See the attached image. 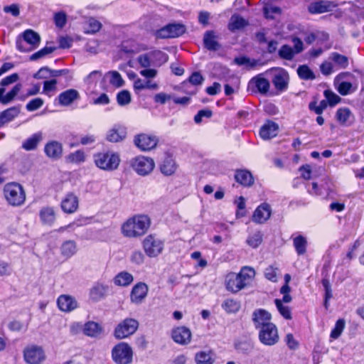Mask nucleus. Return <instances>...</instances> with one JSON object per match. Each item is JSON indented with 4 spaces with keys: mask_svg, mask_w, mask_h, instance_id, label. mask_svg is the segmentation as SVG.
I'll use <instances>...</instances> for the list:
<instances>
[{
    "mask_svg": "<svg viewBox=\"0 0 364 364\" xmlns=\"http://www.w3.org/2000/svg\"><path fill=\"white\" fill-rule=\"evenodd\" d=\"M150 226V219L145 215H138L127 220L122 227V234L127 237L144 235Z\"/></svg>",
    "mask_w": 364,
    "mask_h": 364,
    "instance_id": "f257e3e1",
    "label": "nucleus"
},
{
    "mask_svg": "<svg viewBox=\"0 0 364 364\" xmlns=\"http://www.w3.org/2000/svg\"><path fill=\"white\" fill-rule=\"evenodd\" d=\"M94 161L99 168L112 171L118 168L121 160L119 154L109 151L95 154Z\"/></svg>",
    "mask_w": 364,
    "mask_h": 364,
    "instance_id": "f03ea898",
    "label": "nucleus"
},
{
    "mask_svg": "<svg viewBox=\"0 0 364 364\" xmlns=\"http://www.w3.org/2000/svg\"><path fill=\"white\" fill-rule=\"evenodd\" d=\"M4 195L12 206L21 205L26 200V193L21 185L17 183H9L4 188Z\"/></svg>",
    "mask_w": 364,
    "mask_h": 364,
    "instance_id": "7ed1b4c3",
    "label": "nucleus"
},
{
    "mask_svg": "<svg viewBox=\"0 0 364 364\" xmlns=\"http://www.w3.org/2000/svg\"><path fill=\"white\" fill-rule=\"evenodd\" d=\"M23 39L16 40V48L21 52H28L37 48L41 43V36L36 31L27 29L22 33Z\"/></svg>",
    "mask_w": 364,
    "mask_h": 364,
    "instance_id": "20e7f679",
    "label": "nucleus"
},
{
    "mask_svg": "<svg viewBox=\"0 0 364 364\" xmlns=\"http://www.w3.org/2000/svg\"><path fill=\"white\" fill-rule=\"evenodd\" d=\"M133 354L132 347L125 342L119 343L112 350V358L116 364H131Z\"/></svg>",
    "mask_w": 364,
    "mask_h": 364,
    "instance_id": "39448f33",
    "label": "nucleus"
},
{
    "mask_svg": "<svg viewBox=\"0 0 364 364\" xmlns=\"http://www.w3.org/2000/svg\"><path fill=\"white\" fill-rule=\"evenodd\" d=\"M258 338L264 346H272L277 344L279 342V336L276 325L268 323L263 326L259 331Z\"/></svg>",
    "mask_w": 364,
    "mask_h": 364,
    "instance_id": "423d86ee",
    "label": "nucleus"
},
{
    "mask_svg": "<svg viewBox=\"0 0 364 364\" xmlns=\"http://www.w3.org/2000/svg\"><path fill=\"white\" fill-rule=\"evenodd\" d=\"M271 70L273 73L272 82L277 94L287 91L289 83V75L288 72L282 68H273Z\"/></svg>",
    "mask_w": 364,
    "mask_h": 364,
    "instance_id": "0eeeda50",
    "label": "nucleus"
},
{
    "mask_svg": "<svg viewBox=\"0 0 364 364\" xmlns=\"http://www.w3.org/2000/svg\"><path fill=\"white\" fill-rule=\"evenodd\" d=\"M130 166L138 175H149L154 169L155 164L151 158L139 156L130 161Z\"/></svg>",
    "mask_w": 364,
    "mask_h": 364,
    "instance_id": "6e6552de",
    "label": "nucleus"
},
{
    "mask_svg": "<svg viewBox=\"0 0 364 364\" xmlns=\"http://www.w3.org/2000/svg\"><path fill=\"white\" fill-rule=\"evenodd\" d=\"M139 327L137 320L127 318L120 322L114 329V335L118 339H123L134 334Z\"/></svg>",
    "mask_w": 364,
    "mask_h": 364,
    "instance_id": "1a4fd4ad",
    "label": "nucleus"
},
{
    "mask_svg": "<svg viewBox=\"0 0 364 364\" xmlns=\"http://www.w3.org/2000/svg\"><path fill=\"white\" fill-rule=\"evenodd\" d=\"M164 247V242L153 235H148L143 241L144 252L149 257H157L162 252Z\"/></svg>",
    "mask_w": 364,
    "mask_h": 364,
    "instance_id": "9d476101",
    "label": "nucleus"
},
{
    "mask_svg": "<svg viewBox=\"0 0 364 364\" xmlns=\"http://www.w3.org/2000/svg\"><path fill=\"white\" fill-rule=\"evenodd\" d=\"M23 358L28 364H41L46 356L42 347L32 345L24 349Z\"/></svg>",
    "mask_w": 364,
    "mask_h": 364,
    "instance_id": "9b49d317",
    "label": "nucleus"
},
{
    "mask_svg": "<svg viewBox=\"0 0 364 364\" xmlns=\"http://www.w3.org/2000/svg\"><path fill=\"white\" fill-rule=\"evenodd\" d=\"M158 141L156 136L146 134H138L134 139V145L141 151H149L155 148Z\"/></svg>",
    "mask_w": 364,
    "mask_h": 364,
    "instance_id": "f8f14e48",
    "label": "nucleus"
},
{
    "mask_svg": "<svg viewBox=\"0 0 364 364\" xmlns=\"http://www.w3.org/2000/svg\"><path fill=\"white\" fill-rule=\"evenodd\" d=\"M270 88L269 81L262 77V74L252 77L248 83V90L253 92L267 95Z\"/></svg>",
    "mask_w": 364,
    "mask_h": 364,
    "instance_id": "ddd939ff",
    "label": "nucleus"
},
{
    "mask_svg": "<svg viewBox=\"0 0 364 364\" xmlns=\"http://www.w3.org/2000/svg\"><path fill=\"white\" fill-rule=\"evenodd\" d=\"M148 291L149 287L145 283L139 282L136 284L130 294L131 301L135 304H141L146 297Z\"/></svg>",
    "mask_w": 364,
    "mask_h": 364,
    "instance_id": "4468645a",
    "label": "nucleus"
},
{
    "mask_svg": "<svg viewBox=\"0 0 364 364\" xmlns=\"http://www.w3.org/2000/svg\"><path fill=\"white\" fill-rule=\"evenodd\" d=\"M171 337L176 343L181 345H187L191 341V332L186 326H179L172 330Z\"/></svg>",
    "mask_w": 364,
    "mask_h": 364,
    "instance_id": "2eb2a0df",
    "label": "nucleus"
},
{
    "mask_svg": "<svg viewBox=\"0 0 364 364\" xmlns=\"http://www.w3.org/2000/svg\"><path fill=\"white\" fill-rule=\"evenodd\" d=\"M152 55L159 58L162 63H165L168 60V55L161 50H156L151 53H145L138 56L137 62L141 67L148 68L151 65V57Z\"/></svg>",
    "mask_w": 364,
    "mask_h": 364,
    "instance_id": "dca6fc26",
    "label": "nucleus"
},
{
    "mask_svg": "<svg viewBox=\"0 0 364 364\" xmlns=\"http://www.w3.org/2000/svg\"><path fill=\"white\" fill-rule=\"evenodd\" d=\"M271 318V314L262 309H256L252 313V321L257 329L262 328L266 324L272 323L270 322Z\"/></svg>",
    "mask_w": 364,
    "mask_h": 364,
    "instance_id": "f3484780",
    "label": "nucleus"
},
{
    "mask_svg": "<svg viewBox=\"0 0 364 364\" xmlns=\"http://www.w3.org/2000/svg\"><path fill=\"white\" fill-rule=\"evenodd\" d=\"M271 213L270 205L266 203H262L255 210L252 215V220L256 223H264L270 218Z\"/></svg>",
    "mask_w": 364,
    "mask_h": 364,
    "instance_id": "a211bd4d",
    "label": "nucleus"
},
{
    "mask_svg": "<svg viewBox=\"0 0 364 364\" xmlns=\"http://www.w3.org/2000/svg\"><path fill=\"white\" fill-rule=\"evenodd\" d=\"M127 136V129L124 127L115 124L110 129L106 135V139L112 143H117L123 141Z\"/></svg>",
    "mask_w": 364,
    "mask_h": 364,
    "instance_id": "6ab92c4d",
    "label": "nucleus"
},
{
    "mask_svg": "<svg viewBox=\"0 0 364 364\" xmlns=\"http://www.w3.org/2000/svg\"><path fill=\"white\" fill-rule=\"evenodd\" d=\"M78 208V198L73 193H68L61 201L63 212L70 214L75 213Z\"/></svg>",
    "mask_w": 364,
    "mask_h": 364,
    "instance_id": "aec40b11",
    "label": "nucleus"
},
{
    "mask_svg": "<svg viewBox=\"0 0 364 364\" xmlns=\"http://www.w3.org/2000/svg\"><path fill=\"white\" fill-rule=\"evenodd\" d=\"M57 304L60 310L64 312H70L77 307L75 299L70 295H60L57 299Z\"/></svg>",
    "mask_w": 364,
    "mask_h": 364,
    "instance_id": "412c9836",
    "label": "nucleus"
},
{
    "mask_svg": "<svg viewBox=\"0 0 364 364\" xmlns=\"http://www.w3.org/2000/svg\"><path fill=\"white\" fill-rule=\"evenodd\" d=\"M218 36L214 31H207L203 35V46L210 51H216L221 48V45L218 41Z\"/></svg>",
    "mask_w": 364,
    "mask_h": 364,
    "instance_id": "4be33fe9",
    "label": "nucleus"
},
{
    "mask_svg": "<svg viewBox=\"0 0 364 364\" xmlns=\"http://www.w3.org/2000/svg\"><path fill=\"white\" fill-rule=\"evenodd\" d=\"M234 178L238 183L244 187H250L255 182L252 173L247 169H237Z\"/></svg>",
    "mask_w": 364,
    "mask_h": 364,
    "instance_id": "5701e85b",
    "label": "nucleus"
},
{
    "mask_svg": "<svg viewBox=\"0 0 364 364\" xmlns=\"http://www.w3.org/2000/svg\"><path fill=\"white\" fill-rule=\"evenodd\" d=\"M335 117L337 122L342 126H350L354 120V116L348 107L338 109Z\"/></svg>",
    "mask_w": 364,
    "mask_h": 364,
    "instance_id": "b1692460",
    "label": "nucleus"
},
{
    "mask_svg": "<svg viewBox=\"0 0 364 364\" xmlns=\"http://www.w3.org/2000/svg\"><path fill=\"white\" fill-rule=\"evenodd\" d=\"M336 4L329 1H318L309 4L308 11L311 14H322L331 11Z\"/></svg>",
    "mask_w": 364,
    "mask_h": 364,
    "instance_id": "393cba45",
    "label": "nucleus"
},
{
    "mask_svg": "<svg viewBox=\"0 0 364 364\" xmlns=\"http://www.w3.org/2000/svg\"><path fill=\"white\" fill-rule=\"evenodd\" d=\"M226 289L233 293H237L246 287L235 273H230L226 277Z\"/></svg>",
    "mask_w": 364,
    "mask_h": 364,
    "instance_id": "a878e982",
    "label": "nucleus"
},
{
    "mask_svg": "<svg viewBox=\"0 0 364 364\" xmlns=\"http://www.w3.org/2000/svg\"><path fill=\"white\" fill-rule=\"evenodd\" d=\"M80 98V93L75 89H69L61 92L58 97V103L62 106H69Z\"/></svg>",
    "mask_w": 364,
    "mask_h": 364,
    "instance_id": "bb28decb",
    "label": "nucleus"
},
{
    "mask_svg": "<svg viewBox=\"0 0 364 364\" xmlns=\"http://www.w3.org/2000/svg\"><path fill=\"white\" fill-rule=\"evenodd\" d=\"M279 126L277 123L268 121L259 130V135L263 139H269L277 136Z\"/></svg>",
    "mask_w": 364,
    "mask_h": 364,
    "instance_id": "cd10ccee",
    "label": "nucleus"
},
{
    "mask_svg": "<svg viewBox=\"0 0 364 364\" xmlns=\"http://www.w3.org/2000/svg\"><path fill=\"white\" fill-rule=\"evenodd\" d=\"M103 333L102 326L95 321H87L83 325V333L91 338H97Z\"/></svg>",
    "mask_w": 364,
    "mask_h": 364,
    "instance_id": "c85d7f7f",
    "label": "nucleus"
},
{
    "mask_svg": "<svg viewBox=\"0 0 364 364\" xmlns=\"http://www.w3.org/2000/svg\"><path fill=\"white\" fill-rule=\"evenodd\" d=\"M44 151L48 157L58 159L62 155V144L56 141H50L46 144Z\"/></svg>",
    "mask_w": 364,
    "mask_h": 364,
    "instance_id": "c756f323",
    "label": "nucleus"
},
{
    "mask_svg": "<svg viewBox=\"0 0 364 364\" xmlns=\"http://www.w3.org/2000/svg\"><path fill=\"white\" fill-rule=\"evenodd\" d=\"M21 88L22 85L21 83H18L15 85L6 95H4L5 92V88L0 87V102L2 103L3 105H8L9 103L14 100V99L18 94Z\"/></svg>",
    "mask_w": 364,
    "mask_h": 364,
    "instance_id": "7c9ffc66",
    "label": "nucleus"
},
{
    "mask_svg": "<svg viewBox=\"0 0 364 364\" xmlns=\"http://www.w3.org/2000/svg\"><path fill=\"white\" fill-rule=\"evenodd\" d=\"M177 166L172 156H166L160 165V170L164 176H171L176 171Z\"/></svg>",
    "mask_w": 364,
    "mask_h": 364,
    "instance_id": "2f4dec72",
    "label": "nucleus"
},
{
    "mask_svg": "<svg viewBox=\"0 0 364 364\" xmlns=\"http://www.w3.org/2000/svg\"><path fill=\"white\" fill-rule=\"evenodd\" d=\"M215 360V353L210 350H200L195 355L196 364H213Z\"/></svg>",
    "mask_w": 364,
    "mask_h": 364,
    "instance_id": "473e14b6",
    "label": "nucleus"
},
{
    "mask_svg": "<svg viewBox=\"0 0 364 364\" xmlns=\"http://www.w3.org/2000/svg\"><path fill=\"white\" fill-rule=\"evenodd\" d=\"M43 140V134L41 132H36L26 139L22 144V148L26 151L35 150L38 144Z\"/></svg>",
    "mask_w": 364,
    "mask_h": 364,
    "instance_id": "72a5a7b5",
    "label": "nucleus"
},
{
    "mask_svg": "<svg viewBox=\"0 0 364 364\" xmlns=\"http://www.w3.org/2000/svg\"><path fill=\"white\" fill-rule=\"evenodd\" d=\"M40 218L45 225H51L55 220V213L53 208L44 207L39 213Z\"/></svg>",
    "mask_w": 364,
    "mask_h": 364,
    "instance_id": "f704fd0d",
    "label": "nucleus"
},
{
    "mask_svg": "<svg viewBox=\"0 0 364 364\" xmlns=\"http://www.w3.org/2000/svg\"><path fill=\"white\" fill-rule=\"evenodd\" d=\"M307 245V239L304 236L299 235L293 237V245L298 255H303L306 252Z\"/></svg>",
    "mask_w": 364,
    "mask_h": 364,
    "instance_id": "c9c22d12",
    "label": "nucleus"
},
{
    "mask_svg": "<svg viewBox=\"0 0 364 364\" xmlns=\"http://www.w3.org/2000/svg\"><path fill=\"white\" fill-rule=\"evenodd\" d=\"M245 287H247L252 282L255 276V272L253 268L250 267H244L240 272L237 274Z\"/></svg>",
    "mask_w": 364,
    "mask_h": 364,
    "instance_id": "e433bc0d",
    "label": "nucleus"
},
{
    "mask_svg": "<svg viewBox=\"0 0 364 364\" xmlns=\"http://www.w3.org/2000/svg\"><path fill=\"white\" fill-rule=\"evenodd\" d=\"M247 24V21L242 17L238 15H232L230 18L228 28L231 32H235L245 28Z\"/></svg>",
    "mask_w": 364,
    "mask_h": 364,
    "instance_id": "4c0bfd02",
    "label": "nucleus"
},
{
    "mask_svg": "<svg viewBox=\"0 0 364 364\" xmlns=\"http://www.w3.org/2000/svg\"><path fill=\"white\" fill-rule=\"evenodd\" d=\"M107 287L101 284H97L91 288L90 297L92 300L97 301L102 299L106 294Z\"/></svg>",
    "mask_w": 364,
    "mask_h": 364,
    "instance_id": "58836bf2",
    "label": "nucleus"
},
{
    "mask_svg": "<svg viewBox=\"0 0 364 364\" xmlns=\"http://www.w3.org/2000/svg\"><path fill=\"white\" fill-rule=\"evenodd\" d=\"M134 280L133 276L125 271L118 273L114 278V283L117 286L126 287Z\"/></svg>",
    "mask_w": 364,
    "mask_h": 364,
    "instance_id": "ea45409f",
    "label": "nucleus"
},
{
    "mask_svg": "<svg viewBox=\"0 0 364 364\" xmlns=\"http://www.w3.org/2000/svg\"><path fill=\"white\" fill-rule=\"evenodd\" d=\"M61 254L67 257L70 258L75 254L77 251L76 244L73 240H68L63 242L60 247Z\"/></svg>",
    "mask_w": 364,
    "mask_h": 364,
    "instance_id": "a19ab883",
    "label": "nucleus"
},
{
    "mask_svg": "<svg viewBox=\"0 0 364 364\" xmlns=\"http://www.w3.org/2000/svg\"><path fill=\"white\" fill-rule=\"evenodd\" d=\"M296 73L299 78L304 80H312L316 78L315 74L307 65H299Z\"/></svg>",
    "mask_w": 364,
    "mask_h": 364,
    "instance_id": "79ce46f5",
    "label": "nucleus"
},
{
    "mask_svg": "<svg viewBox=\"0 0 364 364\" xmlns=\"http://www.w3.org/2000/svg\"><path fill=\"white\" fill-rule=\"evenodd\" d=\"M105 76L109 77V84L116 88L121 87L124 85V80L117 71H109L106 73Z\"/></svg>",
    "mask_w": 364,
    "mask_h": 364,
    "instance_id": "37998d69",
    "label": "nucleus"
},
{
    "mask_svg": "<svg viewBox=\"0 0 364 364\" xmlns=\"http://www.w3.org/2000/svg\"><path fill=\"white\" fill-rule=\"evenodd\" d=\"M222 308L228 313H235L239 311L240 304L235 299H227L222 304Z\"/></svg>",
    "mask_w": 364,
    "mask_h": 364,
    "instance_id": "c03bdc74",
    "label": "nucleus"
},
{
    "mask_svg": "<svg viewBox=\"0 0 364 364\" xmlns=\"http://www.w3.org/2000/svg\"><path fill=\"white\" fill-rule=\"evenodd\" d=\"M171 38H176L186 32V26L182 23H169L167 25Z\"/></svg>",
    "mask_w": 364,
    "mask_h": 364,
    "instance_id": "a18cd8bd",
    "label": "nucleus"
},
{
    "mask_svg": "<svg viewBox=\"0 0 364 364\" xmlns=\"http://www.w3.org/2000/svg\"><path fill=\"white\" fill-rule=\"evenodd\" d=\"M235 348L243 354H249L253 349V344L247 341H239L235 343Z\"/></svg>",
    "mask_w": 364,
    "mask_h": 364,
    "instance_id": "49530a36",
    "label": "nucleus"
},
{
    "mask_svg": "<svg viewBox=\"0 0 364 364\" xmlns=\"http://www.w3.org/2000/svg\"><path fill=\"white\" fill-rule=\"evenodd\" d=\"M117 102L119 106H126L132 101V95L129 91L123 90L117 94Z\"/></svg>",
    "mask_w": 364,
    "mask_h": 364,
    "instance_id": "de8ad7c7",
    "label": "nucleus"
},
{
    "mask_svg": "<svg viewBox=\"0 0 364 364\" xmlns=\"http://www.w3.org/2000/svg\"><path fill=\"white\" fill-rule=\"evenodd\" d=\"M274 304L277 308V310L279 311V314L287 320L291 319V309L287 306H284L282 304V301H281L279 299H276L274 300Z\"/></svg>",
    "mask_w": 364,
    "mask_h": 364,
    "instance_id": "09e8293b",
    "label": "nucleus"
},
{
    "mask_svg": "<svg viewBox=\"0 0 364 364\" xmlns=\"http://www.w3.org/2000/svg\"><path fill=\"white\" fill-rule=\"evenodd\" d=\"M278 54L282 59L287 60H291L296 55L293 48L289 45H283L279 50Z\"/></svg>",
    "mask_w": 364,
    "mask_h": 364,
    "instance_id": "8fccbe9b",
    "label": "nucleus"
},
{
    "mask_svg": "<svg viewBox=\"0 0 364 364\" xmlns=\"http://www.w3.org/2000/svg\"><path fill=\"white\" fill-rule=\"evenodd\" d=\"M262 236L260 231H257L248 237L247 242L252 248H257L262 242Z\"/></svg>",
    "mask_w": 364,
    "mask_h": 364,
    "instance_id": "3c124183",
    "label": "nucleus"
},
{
    "mask_svg": "<svg viewBox=\"0 0 364 364\" xmlns=\"http://www.w3.org/2000/svg\"><path fill=\"white\" fill-rule=\"evenodd\" d=\"M331 59L341 68H346L348 65V59L346 56L341 55L338 53H332Z\"/></svg>",
    "mask_w": 364,
    "mask_h": 364,
    "instance_id": "603ef678",
    "label": "nucleus"
},
{
    "mask_svg": "<svg viewBox=\"0 0 364 364\" xmlns=\"http://www.w3.org/2000/svg\"><path fill=\"white\" fill-rule=\"evenodd\" d=\"M279 269L278 267H274L273 265H270L267 267L264 270V277L269 281L272 282H277L278 281V272Z\"/></svg>",
    "mask_w": 364,
    "mask_h": 364,
    "instance_id": "864d4df0",
    "label": "nucleus"
},
{
    "mask_svg": "<svg viewBox=\"0 0 364 364\" xmlns=\"http://www.w3.org/2000/svg\"><path fill=\"white\" fill-rule=\"evenodd\" d=\"M323 95L326 99L328 105H329L331 107L335 106L341 100V98L338 95L330 90H326L323 92Z\"/></svg>",
    "mask_w": 364,
    "mask_h": 364,
    "instance_id": "5fc2aeb1",
    "label": "nucleus"
},
{
    "mask_svg": "<svg viewBox=\"0 0 364 364\" xmlns=\"http://www.w3.org/2000/svg\"><path fill=\"white\" fill-rule=\"evenodd\" d=\"M345 324L346 322L344 319H338L331 332V337L333 339H337L341 335L345 328Z\"/></svg>",
    "mask_w": 364,
    "mask_h": 364,
    "instance_id": "6e6d98bb",
    "label": "nucleus"
},
{
    "mask_svg": "<svg viewBox=\"0 0 364 364\" xmlns=\"http://www.w3.org/2000/svg\"><path fill=\"white\" fill-rule=\"evenodd\" d=\"M328 102L326 100H323L317 105L316 102H311L309 105V108L311 111H314L316 114L321 115L323 112L326 109Z\"/></svg>",
    "mask_w": 364,
    "mask_h": 364,
    "instance_id": "4d7b16f0",
    "label": "nucleus"
},
{
    "mask_svg": "<svg viewBox=\"0 0 364 364\" xmlns=\"http://www.w3.org/2000/svg\"><path fill=\"white\" fill-rule=\"evenodd\" d=\"M234 63L237 65H246L248 68H254L257 65L256 60H251L250 58L246 56L237 57L234 59Z\"/></svg>",
    "mask_w": 364,
    "mask_h": 364,
    "instance_id": "13d9d810",
    "label": "nucleus"
},
{
    "mask_svg": "<svg viewBox=\"0 0 364 364\" xmlns=\"http://www.w3.org/2000/svg\"><path fill=\"white\" fill-rule=\"evenodd\" d=\"M56 48L55 47H48V46H46L43 48H41V50H39L38 51L36 52L35 53L32 54L31 56H30V60H36L39 58H41L44 56H46V55H48L51 53H53L54 50H55Z\"/></svg>",
    "mask_w": 364,
    "mask_h": 364,
    "instance_id": "bf43d9fd",
    "label": "nucleus"
},
{
    "mask_svg": "<svg viewBox=\"0 0 364 364\" xmlns=\"http://www.w3.org/2000/svg\"><path fill=\"white\" fill-rule=\"evenodd\" d=\"M44 104V100L42 98L36 97L29 101L26 108L28 112H33L41 108Z\"/></svg>",
    "mask_w": 364,
    "mask_h": 364,
    "instance_id": "052dcab7",
    "label": "nucleus"
},
{
    "mask_svg": "<svg viewBox=\"0 0 364 364\" xmlns=\"http://www.w3.org/2000/svg\"><path fill=\"white\" fill-rule=\"evenodd\" d=\"M68 159L72 163H82L85 160V153L82 150H77L68 156Z\"/></svg>",
    "mask_w": 364,
    "mask_h": 364,
    "instance_id": "680f3d73",
    "label": "nucleus"
},
{
    "mask_svg": "<svg viewBox=\"0 0 364 364\" xmlns=\"http://www.w3.org/2000/svg\"><path fill=\"white\" fill-rule=\"evenodd\" d=\"M281 14V9L278 6L266 5L264 7V14L267 18H274V14Z\"/></svg>",
    "mask_w": 364,
    "mask_h": 364,
    "instance_id": "e2e57ef3",
    "label": "nucleus"
},
{
    "mask_svg": "<svg viewBox=\"0 0 364 364\" xmlns=\"http://www.w3.org/2000/svg\"><path fill=\"white\" fill-rule=\"evenodd\" d=\"M101 26L102 24L99 21L91 18L88 20V28L87 33H95L100 31Z\"/></svg>",
    "mask_w": 364,
    "mask_h": 364,
    "instance_id": "0e129e2a",
    "label": "nucleus"
},
{
    "mask_svg": "<svg viewBox=\"0 0 364 364\" xmlns=\"http://www.w3.org/2000/svg\"><path fill=\"white\" fill-rule=\"evenodd\" d=\"M55 24L57 27L62 28L65 26L67 18L64 12H58L54 16Z\"/></svg>",
    "mask_w": 364,
    "mask_h": 364,
    "instance_id": "69168bd1",
    "label": "nucleus"
},
{
    "mask_svg": "<svg viewBox=\"0 0 364 364\" xmlns=\"http://www.w3.org/2000/svg\"><path fill=\"white\" fill-rule=\"evenodd\" d=\"M213 112L210 109H201L198 112V113L194 117V122L196 124H200L202 122V119L203 117L210 118L212 117Z\"/></svg>",
    "mask_w": 364,
    "mask_h": 364,
    "instance_id": "338daca9",
    "label": "nucleus"
},
{
    "mask_svg": "<svg viewBox=\"0 0 364 364\" xmlns=\"http://www.w3.org/2000/svg\"><path fill=\"white\" fill-rule=\"evenodd\" d=\"M144 254L139 251L136 250L134 251L130 256V261L137 265H140L144 262Z\"/></svg>",
    "mask_w": 364,
    "mask_h": 364,
    "instance_id": "774afa93",
    "label": "nucleus"
}]
</instances>
